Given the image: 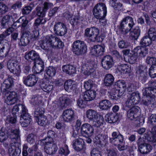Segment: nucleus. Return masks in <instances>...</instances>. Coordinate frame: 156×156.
<instances>
[{"label": "nucleus", "mask_w": 156, "mask_h": 156, "mask_svg": "<svg viewBox=\"0 0 156 156\" xmlns=\"http://www.w3.org/2000/svg\"><path fill=\"white\" fill-rule=\"evenodd\" d=\"M149 75L152 78L156 77V65H151L149 69Z\"/></svg>", "instance_id": "338daca9"}, {"label": "nucleus", "mask_w": 156, "mask_h": 156, "mask_svg": "<svg viewBox=\"0 0 156 156\" xmlns=\"http://www.w3.org/2000/svg\"><path fill=\"white\" fill-rule=\"evenodd\" d=\"M93 13L97 19H102L104 18L107 13V8L105 4L101 2L97 4L93 9Z\"/></svg>", "instance_id": "20e7f679"}, {"label": "nucleus", "mask_w": 156, "mask_h": 156, "mask_svg": "<svg viewBox=\"0 0 156 156\" xmlns=\"http://www.w3.org/2000/svg\"><path fill=\"white\" fill-rule=\"evenodd\" d=\"M44 112V109L43 108H41L40 107H36L35 108L34 116L36 118L40 116H41L43 115Z\"/></svg>", "instance_id": "680f3d73"}, {"label": "nucleus", "mask_w": 156, "mask_h": 156, "mask_svg": "<svg viewBox=\"0 0 156 156\" xmlns=\"http://www.w3.org/2000/svg\"><path fill=\"white\" fill-rule=\"evenodd\" d=\"M54 31L58 36H64L67 32L66 25L62 23L58 22L54 25Z\"/></svg>", "instance_id": "6e6552de"}, {"label": "nucleus", "mask_w": 156, "mask_h": 156, "mask_svg": "<svg viewBox=\"0 0 156 156\" xmlns=\"http://www.w3.org/2000/svg\"><path fill=\"white\" fill-rule=\"evenodd\" d=\"M62 69V70L64 72L69 75L74 74L76 71L75 68L69 65L63 66Z\"/></svg>", "instance_id": "58836bf2"}, {"label": "nucleus", "mask_w": 156, "mask_h": 156, "mask_svg": "<svg viewBox=\"0 0 156 156\" xmlns=\"http://www.w3.org/2000/svg\"><path fill=\"white\" fill-rule=\"evenodd\" d=\"M133 51L137 53L141 58H144L148 53V48L146 47L138 46L133 49Z\"/></svg>", "instance_id": "cd10ccee"}, {"label": "nucleus", "mask_w": 156, "mask_h": 156, "mask_svg": "<svg viewBox=\"0 0 156 156\" xmlns=\"http://www.w3.org/2000/svg\"><path fill=\"white\" fill-rule=\"evenodd\" d=\"M86 115L87 118L92 120L96 119L98 115L96 111L91 109H88L87 111Z\"/></svg>", "instance_id": "79ce46f5"}, {"label": "nucleus", "mask_w": 156, "mask_h": 156, "mask_svg": "<svg viewBox=\"0 0 156 156\" xmlns=\"http://www.w3.org/2000/svg\"><path fill=\"white\" fill-rule=\"evenodd\" d=\"M72 144L73 148L76 151H80L84 147V141L80 138L74 140Z\"/></svg>", "instance_id": "b1692460"}, {"label": "nucleus", "mask_w": 156, "mask_h": 156, "mask_svg": "<svg viewBox=\"0 0 156 156\" xmlns=\"http://www.w3.org/2000/svg\"><path fill=\"white\" fill-rule=\"evenodd\" d=\"M99 33L98 29L93 27L90 28H87L85 30L84 35L87 37L91 38L90 41H94L95 36Z\"/></svg>", "instance_id": "a211bd4d"}, {"label": "nucleus", "mask_w": 156, "mask_h": 156, "mask_svg": "<svg viewBox=\"0 0 156 156\" xmlns=\"http://www.w3.org/2000/svg\"><path fill=\"white\" fill-rule=\"evenodd\" d=\"M93 64L91 63L87 62L83 65L82 68V71L85 75H91L95 71Z\"/></svg>", "instance_id": "4be33fe9"}, {"label": "nucleus", "mask_w": 156, "mask_h": 156, "mask_svg": "<svg viewBox=\"0 0 156 156\" xmlns=\"http://www.w3.org/2000/svg\"><path fill=\"white\" fill-rule=\"evenodd\" d=\"M54 134L55 132L54 131L49 130L47 133L48 137L45 139L42 140V141H47V140L50 142H53V139L52 137L54 136Z\"/></svg>", "instance_id": "0e129e2a"}, {"label": "nucleus", "mask_w": 156, "mask_h": 156, "mask_svg": "<svg viewBox=\"0 0 156 156\" xmlns=\"http://www.w3.org/2000/svg\"><path fill=\"white\" fill-rule=\"evenodd\" d=\"M10 18V16L9 15H6L3 17L1 21V23L3 27H6L9 25H11Z\"/></svg>", "instance_id": "3c124183"}, {"label": "nucleus", "mask_w": 156, "mask_h": 156, "mask_svg": "<svg viewBox=\"0 0 156 156\" xmlns=\"http://www.w3.org/2000/svg\"><path fill=\"white\" fill-rule=\"evenodd\" d=\"M112 137L110 138V142L115 146L122 144L124 137L119 132H113L112 134Z\"/></svg>", "instance_id": "1a4fd4ad"}, {"label": "nucleus", "mask_w": 156, "mask_h": 156, "mask_svg": "<svg viewBox=\"0 0 156 156\" xmlns=\"http://www.w3.org/2000/svg\"><path fill=\"white\" fill-rule=\"evenodd\" d=\"M140 30L138 27H136L131 33L132 37L135 40H137L140 35Z\"/></svg>", "instance_id": "13d9d810"}, {"label": "nucleus", "mask_w": 156, "mask_h": 156, "mask_svg": "<svg viewBox=\"0 0 156 156\" xmlns=\"http://www.w3.org/2000/svg\"><path fill=\"white\" fill-rule=\"evenodd\" d=\"M148 37L152 41L156 40V28H151L148 31Z\"/></svg>", "instance_id": "864d4df0"}, {"label": "nucleus", "mask_w": 156, "mask_h": 156, "mask_svg": "<svg viewBox=\"0 0 156 156\" xmlns=\"http://www.w3.org/2000/svg\"><path fill=\"white\" fill-rule=\"evenodd\" d=\"M34 63V66L33 67V69L35 73L39 74L43 71L44 68V63L40 58Z\"/></svg>", "instance_id": "6ab92c4d"}, {"label": "nucleus", "mask_w": 156, "mask_h": 156, "mask_svg": "<svg viewBox=\"0 0 156 156\" xmlns=\"http://www.w3.org/2000/svg\"><path fill=\"white\" fill-rule=\"evenodd\" d=\"M126 23L127 31L128 32L130 30L134 23L133 18L130 16H127L125 18Z\"/></svg>", "instance_id": "a18cd8bd"}, {"label": "nucleus", "mask_w": 156, "mask_h": 156, "mask_svg": "<svg viewBox=\"0 0 156 156\" xmlns=\"http://www.w3.org/2000/svg\"><path fill=\"white\" fill-rule=\"evenodd\" d=\"M119 90L115 89V88H113L111 91V98L112 99L117 100L119 97Z\"/></svg>", "instance_id": "bf43d9fd"}, {"label": "nucleus", "mask_w": 156, "mask_h": 156, "mask_svg": "<svg viewBox=\"0 0 156 156\" xmlns=\"http://www.w3.org/2000/svg\"><path fill=\"white\" fill-rule=\"evenodd\" d=\"M62 116L63 120L67 122L73 121L75 118L74 112L71 109L64 110L63 112Z\"/></svg>", "instance_id": "f3484780"}, {"label": "nucleus", "mask_w": 156, "mask_h": 156, "mask_svg": "<svg viewBox=\"0 0 156 156\" xmlns=\"http://www.w3.org/2000/svg\"><path fill=\"white\" fill-rule=\"evenodd\" d=\"M59 101L60 103V105L62 109L67 107L71 102V99L65 96L60 97Z\"/></svg>", "instance_id": "2f4dec72"}, {"label": "nucleus", "mask_w": 156, "mask_h": 156, "mask_svg": "<svg viewBox=\"0 0 156 156\" xmlns=\"http://www.w3.org/2000/svg\"><path fill=\"white\" fill-rule=\"evenodd\" d=\"M87 102L86 100L84 98L83 96L82 98H79L77 101V105L81 108L85 107L86 106Z\"/></svg>", "instance_id": "69168bd1"}, {"label": "nucleus", "mask_w": 156, "mask_h": 156, "mask_svg": "<svg viewBox=\"0 0 156 156\" xmlns=\"http://www.w3.org/2000/svg\"><path fill=\"white\" fill-rule=\"evenodd\" d=\"M152 41L148 36H145L141 39L140 44L145 47L149 46L151 44Z\"/></svg>", "instance_id": "603ef678"}, {"label": "nucleus", "mask_w": 156, "mask_h": 156, "mask_svg": "<svg viewBox=\"0 0 156 156\" xmlns=\"http://www.w3.org/2000/svg\"><path fill=\"white\" fill-rule=\"evenodd\" d=\"M31 121L30 116L25 108V110L23 111L21 113L20 120L21 125L23 127H26L29 125Z\"/></svg>", "instance_id": "f8f14e48"}, {"label": "nucleus", "mask_w": 156, "mask_h": 156, "mask_svg": "<svg viewBox=\"0 0 156 156\" xmlns=\"http://www.w3.org/2000/svg\"><path fill=\"white\" fill-rule=\"evenodd\" d=\"M145 139L151 143L153 146L156 145V126H153L151 131L144 134Z\"/></svg>", "instance_id": "9d476101"}, {"label": "nucleus", "mask_w": 156, "mask_h": 156, "mask_svg": "<svg viewBox=\"0 0 156 156\" xmlns=\"http://www.w3.org/2000/svg\"><path fill=\"white\" fill-rule=\"evenodd\" d=\"M8 135L11 139H14L16 140L20 139V136L19 129H12L8 128Z\"/></svg>", "instance_id": "c756f323"}, {"label": "nucleus", "mask_w": 156, "mask_h": 156, "mask_svg": "<svg viewBox=\"0 0 156 156\" xmlns=\"http://www.w3.org/2000/svg\"><path fill=\"white\" fill-rule=\"evenodd\" d=\"M117 69L119 72H120L123 74L129 73L130 70V67L127 64L118 65L117 67Z\"/></svg>", "instance_id": "a19ab883"}, {"label": "nucleus", "mask_w": 156, "mask_h": 156, "mask_svg": "<svg viewBox=\"0 0 156 156\" xmlns=\"http://www.w3.org/2000/svg\"><path fill=\"white\" fill-rule=\"evenodd\" d=\"M105 47L99 45H94L91 47L90 52L96 56L102 55L104 52Z\"/></svg>", "instance_id": "412c9836"}, {"label": "nucleus", "mask_w": 156, "mask_h": 156, "mask_svg": "<svg viewBox=\"0 0 156 156\" xmlns=\"http://www.w3.org/2000/svg\"><path fill=\"white\" fill-rule=\"evenodd\" d=\"M34 7L33 4L31 3L29 5L25 6L22 10V13L23 15H27L31 11Z\"/></svg>", "instance_id": "052dcab7"}, {"label": "nucleus", "mask_w": 156, "mask_h": 156, "mask_svg": "<svg viewBox=\"0 0 156 156\" xmlns=\"http://www.w3.org/2000/svg\"><path fill=\"white\" fill-rule=\"evenodd\" d=\"M24 83L27 86L32 87L37 83L38 78L34 74H30L23 78Z\"/></svg>", "instance_id": "dca6fc26"}, {"label": "nucleus", "mask_w": 156, "mask_h": 156, "mask_svg": "<svg viewBox=\"0 0 156 156\" xmlns=\"http://www.w3.org/2000/svg\"><path fill=\"white\" fill-rule=\"evenodd\" d=\"M114 80V77L112 74H107L104 79V84L105 86H110L113 84Z\"/></svg>", "instance_id": "f704fd0d"}, {"label": "nucleus", "mask_w": 156, "mask_h": 156, "mask_svg": "<svg viewBox=\"0 0 156 156\" xmlns=\"http://www.w3.org/2000/svg\"><path fill=\"white\" fill-rule=\"evenodd\" d=\"M152 149V146L150 144L145 143L138 148L140 152L143 154H146L150 152Z\"/></svg>", "instance_id": "c9c22d12"}, {"label": "nucleus", "mask_w": 156, "mask_h": 156, "mask_svg": "<svg viewBox=\"0 0 156 156\" xmlns=\"http://www.w3.org/2000/svg\"><path fill=\"white\" fill-rule=\"evenodd\" d=\"M20 109H22V112L23 110H25V107L24 105L21 104L14 106L12 110V114L13 115H15L16 112L19 111Z\"/></svg>", "instance_id": "e2e57ef3"}, {"label": "nucleus", "mask_w": 156, "mask_h": 156, "mask_svg": "<svg viewBox=\"0 0 156 156\" xmlns=\"http://www.w3.org/2000/svg\"><path fill=\"white\" fill-rule=\"evenodd\" d=\"M36 120L38 124L40 126H45L48 122V120L46 117L43 115L36 118Z\"/></svg>", "instance_id": "49530a36"}, {"label": "nucleus", "mask_w": 156, "mask_h": 156, "mask_svg": "<svg viewBox=\"0 0 156 156\" xmlns=\"http://www.w3.org/2000/svg\"><path fill=\"white\" fill-rule=\"evenodd\" d=\"M72 51L77 56L84 55L87 52V47L83 41L77 40L72 44Z\"/></svg>", "instance_id": "7ed1b4c3"}, {"label": "nucleus", "mask_w": 156, "mask_h": 156, "mask_svg": "<svg viewBox=\"0 0 156 156\" xmlns=\"http://www.w3.org/2000/svg\"><path fill=\"white\" fill-rule=\"evenodd\" d=\"M42 103L41 97L39 96H33L31 100V103L32 104L37 106L40 105Z\"/></svg>", "instance_id": "09e8293b"}, {"label": "nucleus", "mask_w": 156, "mask_h": 156, "mask_svg": "<svg viewBox=\"0 0 156 156\" xmlns=\"http://www.w3.org/2000/svg\"><path fill=\"white\" fill-rule=\"evenodd\" d=\"M16 22L21 23L20 25H18V26H21V28L23 29L25 28L28 26L29 22L28 20L25 16L20 17L16 20Z\"/></svg>", "instance_id": "37998d69"}, {"label": "nucleus", "mask_w": 156, "mask_h": 156, "mask_svg": "<svg viewBox=\"0 0 156 156\" xmlns=\"http://www.w3.org/2000/svg\"><path fill=\"white\" fill-rule=\"evenodd\" d=\"M126 23L124 18L123 19L121 22L120 23L119 27V31L122 34H126L128 33L127 31V27H126Z\"/></svg>", "instance_id": "de8ad7c7"}, {"label": "nucleus", "mask_w": 156, "mask_h": 156, "mask_svg": "<svg viewBox=\"0 0 156 156\" xmlns=\"http://www.w3.org/2000/svg\"><path fill=\"white\" fill-rule=\"evenodd\" d=\"M14 86V81L12 78L8 77L5 79L1 83L0 89L2 93H8L11 90Z\"/></svg>", "instance_id": "423d86ee"}, {"label": "nucleus", "mask_w": 156, "mask_h": 156, "mask_svg": "<svg viewBox=\"0 0 156 156\" xmlns=\"http://www.w3.org/2000/svg\"><path fill=\"white\" fill-rule=\"evenodd\" d=\"M8 129V127L7 128L2 127L0 130V141L1 142L6 140L8 138L9 135Z\"/></svg>", "instance_id": "ea45409f"}, {"label": "nucleus", "mask_w": 156, "mask_h": 156, "mask_svg": "<svg viewBox=\"0 0 156 156\" xmlns=\"http://www.w3.org/2000/svg\"><path fill=\"white\" fill-rule=\"evenodd\" d=\"M140 96L139 94L136 92L132 93L128 98L126 102V107L131 108L139 102Z\"/></svg>", "instance_id": "0eeeda50"}, {"label": "nucleus", "mask_w": 156, "mask_h": 156, "mask_svg": "<svg viewBox=\"0 0 156 156\" xmlns=\"http://www.w3.org/2000/svg\"><path fill=\"white\" fill-rule=\"evenodd\" d=\"M81 133L84 136L86 137H90L94 133L93 127L89 124H84L81 126Z\"/></svg>", "instance_id": "ddd939ff"}, {"label": "nucleus", "mask_w": 156, "mask_h": 156, "mask_svg": "<svg viewBox=\"0 0 156 156\" xmlns=\"http://www.w3.org/2000/svg\"><path fill=\"white\" fill-rule=\"evenodd\" d=\"M20 144L18 142H14L10 144L8 153L10 156H19L21 153L19 149Z\"/></svg>", "instance_id": "2eb2a0df"}, {"label": "nucleus", "mask_w": 156, "mask_h": 156, "mask_svg": "<svg viewBox=\"0 0 156 156\" xmlns=\"http://www.w3.org/2000/svg\"><path fill=\"white\" fill-rule=\"evenodd\" d=\"M109 4L114 9H120L122 5V4L118 2L117 0H110Z\"/></svg>", "instance_id": "6e6d98bb"}, {"label": "nucleus", "mask_w": 156, "mask_h": 156, "mask_svg": "<svg viewBox=\"0 0 156 156\" xmlns=\"http://www.w3.org/2000/svg\"><path fill=\"white\" fill-rule=\"evenodd\" d=\"M108 136L107 135L99 134L96 136L95 139L97 141V145L99 147L104 146L108 142Z\"/></svg>", "instance_id": "aec40b11"}, {"label": "nucleus", "mask_w": 156, "mask_h": 156, "mask_svg": "<svg viewBox=\"0 0 156 156\" xmlns=\"http://www.w3.org/2000/svg\"><path fill=\"white\" fill-rule=\"evenodd\" d=\"M96 121L93 122V126L96 127H99L103 125L104 120L103 117L100 115H98L96 119Z\"/></svg>", "instance_id": "c03bdc74"}, {"label": "nucleus", "mask_w": 156, "mask_h": 156, "mask_svg": "<svg viewBox=\"0 0 156 156\" xmlns=\"http://www.w3.org/2000/svg\"><path fill=\"white\" fill-rule=\"evenodd\" d=\"M35 10L36 15L38 17L43 18L45 16L46 12L41 7L37 6Z\"/></svg>", "instance_id": "4d7b16f0"}, {"label": "nucleus", "mask_w": 156, "mask_h": 156, "mask_svg": "<svg viewBox=\"0 0 156 156\" xmlns=\"http://www.w3.org/2000/svg\"><path fill=\"white\" fill-rule=\"evenodd\" d=\"M25 58L27 60L32 61L34 62L40 58L38 54L35 51L32 50L26 54Z\"/></svg>", "instance_id": "bb28decb"}, {"label": "nucleus", "mask_w": 156, "mask_h": 156, "mask_svg": "<svg viewBox=\"0 0 156 156\" xmlns=\"http://www.w3.org/2000/svg\"><path fill=\"white\" fill-rule=\"evenodd\" d=\"M148 122L152 126H156V114H152L150 117Z\"/></svg>", "instance_id": "774afa93"}, {"label": "nucleus", "mask_w": 156, "mask_h": 156, "mask_svg": "<svg viewBox=\"0 0 156 156\" xmlns=\"http://www.w3.org/2000/svg\"><path fill=\"white\" fill-rule=\"evenodd\" d=\"M139 108L137 106H134L127 112V117L131 120H133L138 116V112Z\"/></svg>", "instance_id": "393cba45"}, {"label": "nucleus", "mask_w": 156, "mask_h": 156, "mask_svg": "<svg viewBox=\"0 0 156 156\" xmlns=\"http://www.w3.org/2000/svg\"><path fill=\"white\" fill-rule=\"evenodd\" d=\"M112 105L110 101L107 100L101 101L99 103V107L100 109L103 110H107L110 108Z\"/></svg>", "instance_id": "4c0bfd02"}, {"label": "nucleus", "mask_w": 156, "mask_h": 156, "mask_svg": "<svg viewBox=\"0 0 156 156\" xmlns=\"http://www.w3.org/2000/svg\"><path fill=\"white\" fill-rule=\"evenodd\" d=\"M10 49L9 45L7 41L5 43H2L0 46V56H4V55L5 56H6Z\"/></svg>", "instance_id": "c85d7f7f"}, {"label": "nucleus", "mask_w": 156, "mask_h": 156, "mask_svg": "<svg viewBox=\"0 0 156 156\" xmlns=\"http://www.w3.org/2000/svg\"><path fill=\"white\" fill-rule=\"evenodd\" d=\"M7 65L8 69L11 73L17 77L20 76L21 71L20 65L16 60H9L7 62Z\"/></svg>", "instance_id": "39448f33"}, {"label": "nucleus", "mask_w": 156, "mask_h": 156, "mask_svg": "<svg viewBox=\"0 0 156 156\" xmlns=\"http://www.w3.org/2000/svg\"><path fill=\"white\" fill-rule=\"evenodd\" d=\"M75 85L71 80H68L66 81L64 84V88L65 90L69 92H71L75 89Z\"/></svg>", "instance_id": "e433bc0d"}, {"label": "nucleus", "mask_w": 156, "mask_h": 156, "mask_svg": "<svg viewBox=\"0 0 156 156\" xmlns=\"http://www.w3.org/2000/svg\"><path fill=\"white\" fill-rule=\"evenodd\" d=\"M138 55L137 53L134 52L133 50L132 53H130L128 55L129 62L131 64H133L137 60Z\"/></svg>", "instance_id": "5fc2aeb1"}, {"label": "nucleus", "mask_w": 156, "mask_h": 156, "mask_svg": "<svg viewBox=\"0 0 156 156\" xmlns=\"http://www.w3.org/2000/svg\"><path fill=\"white\" fill-rule=\"evenodd\" d=\"M40 86L42 89L45 92H49L52 90L53 86L49 83L42 82L40 84Z\"/></svg>", "instance_id": "8fccbe9b"}, {"label": "nucleus", "mask_w": 156, "mask_h": 156, "mask_svg": "<svg viewBox=\"0 0 156 156\" xmlns=\"http://www.w3.org/2000/svg\"><path fill=\"white\" fill-rule=\"evenodd\" d=\"M96 93L95 91L91 90H87L83 95L84 99L87 101H90L94 99L95 97Z\"/></svg>", "instance_id": "473e14b6"}, {"label": "nucleus", "mask_w": 156, "mask_h": 156, "mask_svg": "<svg viewBox=\"0 0 156 156\" xmlns=\"http://www.w3.org/2000/svg\"><path fill=\"white\" fill-rule=\"evenodd\" d=\"M43 143L45 144L44 151L47 154L52 155L55 154L57 151L58 147L57 145L53 142L47 140V141L43 142Z\"/></svg>", "instance_id": "4468645a"}, {"label": "nucleus", "mask_w": 156, "mask_h": 156, "mask_svg": "<svg viewBox=\"0 0 156 156\" xmlns=\"http://www.w3.org/2000/svg\"><path fill=\"white\" fill-rule=\"evenodd\" d=\"M64 43L60 39L57 37L53 35L46 36L41 44V48L45 50H48L49 48H63Z\"/></svg>", "instance_id": "f257e3e1"}, {"label": "nucleus", "mask_w": 156, "mask_h": 156, "mask_svg": "<svg viewBox=\"0 0 156 156\" xmlns=\"http://www.w3.org/2000/svg\"><path fill=\"white\" fill-rule=\"evenodd\" d=\"M105 118L106 121L110 123H113L117 121L119 116L116 113H110L106 115Z\"/></svg>", "instance_id": "7c9ffc66"}, {"label": "nucleus", "mask_w": 156, "mask_h": 156, "mask_svg": "<svg viewBox=\"0 0 156 156\" xmlns=\"http://www.w3.org/2000/svg\"><path fill=\"white\" fill-rule=\"evenodd\" d=\"M101 63L103 68L109 70L114 66V62L112 56L109 55H106L102 58Z\"/></svg>", "instance_id": "9b49d317"}, {"label": "nucleus", "mask_w": 156, "mask_h": 156, "mask_svg": "<svg viewBox=\"0 0 156 156\" xmlns=\"http://www.w3.org/2000/svg\"><path fill=\"white\" fill-rule=\"evenodd\" d=\"M146 67L142 66H139L137 67L136 71V75L142 83H144L146 80L147 77L145 74L144 69Z\"/></svg>", "instance_id": "a878e982"}, {"label": "nucleus", "mask_w": 156, "mask_h": 156, "mask_svg": "<svg viewBox=\"0 0 156 156\" xmlns=\"http://www.w3.org/2000/svg\"><path fill=\"white\" fill-rule=\"evenodd\" d=\"M8 94H9V95L5 100V102L7 105H12L17 102L18 98L16 92L10 91Z\"/></svg>", "instance_id": "5701e85b"}, {"label": "nucleus", "mask_w": 156, "mask_h": 156, "mask_svg": "<svg viewBox=\"0 0 156 156\" xmlns=\"http://www.w3.org/2000/svg\"><path fill=\"white\" fill-rule=\"evenodd\" d=\"M39 33L37 31H33V33L31 34L28 30L24 31L22 34L20 45L26 46L30 42H32L37 39Z\"/></svg>", "instance_id": "f03ea898"}, {"label": "nucleus", "mask_w": 156, "mask_h": 156, "mask_svg": "<svg viewBox=\"0 0 156 156\" xmlns=\"http://www.w3.org/2000/svg\"><path fill=\"white\" fill-rule=\"evenodd\" d=\"M56 73L55 69L52 66L46 68L45 71L44 76L45 79H48L54 76Z\"/></svg>", "instance_id": "72a5a7b5"}]
</instances>
